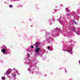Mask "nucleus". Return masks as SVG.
<instances>
[{"label":"nucleus","instance_id":"f257e3e1","mask_svg":"<svg viewBox=\"0 0 80 80\" xmlns=\"http://www.w3.org/2000/svg\"><path fill=\"white\" fill-rule=\"evenodd\" d=\"M40 50V48H37L36 49L35 52L36 53H38Z\"/></svg>","mask_w":80,"mask_h":80},{"label":"nucleus","instance_id":"f03ea898","mask_svg":"<svg viewBox=\"0 0 80 80\" xmlns=\"http://www.w3.org/2000/svg\"><path fill=\"white\" fill-rule=\"evenodd\" d=\"M10 73V71H9V70H8L7 71H6V73L4 74H7V75H8Z\"/></svg>","mask_w":80,"mask_h":80},{"label":"nucleus","instance_id":"7ed1b4c3","mask_svg":"<svg viewBox=\"0 0 80 80\" xmlns=\"http://www.w3.org/2000/svg\"><path fill=\"white\" fill-rule=\"evenodd\" d=\"M1 52H2L3 53H4L6 52V50H5V49L3 48L2 50H1Z\"/></svg>","mask_w":80,"mask_h":80},{"label":"nucleus","instance_id":"20e7f679","mask_svg":"<svg viewBox=\"0 0 80 80\" xmlns=\"http://www.w3.org/2000/svg\"><path fill=\"white\" fill-rule=\"evenodd\" d=\"M2 80H5V77H2Z\"/></svg>","mask_w":80,"mask_h":80},{"label":"nucleus","instance_id":"39448f33","mask_svg":"<svg viewBox=\"0 0 80 80\" xmlns=\"http://www.w3.org/2000/svg\"><path fill=\"white\" fill-rule=\"evenodd\" d=\"M36 45H40V43L39 42H37L35 43Z\"/></svg>","mask_w":80,"mask_h":80},{"label":"nucleus","instance_id":"423d86ee","mask_svg":"<svg viewBox=\"0 0 80 80\" xmlns=\"http://www.w3.org/2000/svg\"><path fill=\"white\" fill-rule=\"evenodd\" d=\"M38 45H36V48H38Z\"/></svg>","mask_w":80,"mask_h":80},{"label":"nucleus","instance_id":"0eeeda50","mask_svg":"<svg viewBox=\"0 0 80 80\" xmlns=\"http://www.w3.org/2000/svg\"><path fill=\"white\" fill-rule=\"evenodd\" d=\"M9 7H10V8H12L13 7V5H10V6H9Z\"/></svg>","mask_w":80,"mask_h":80},{"label":"nucleus","instance_id":"6e6552de","mask_svg":"<svg viewBox=\"0 0 80 80\" xmlns=\"http://www.w3.org/2000/svg\"><path fill=\"white\" fill-rule=\"evenodd\" d=\"M66 11H69V9L68 8H66Z\"/></svg>","mask_w":80,"mask_h":80},{"label":"nucleus","instance_id":"1a4fd4ad","mask_svg":"<svg viewBox=\"0 0 80 80\" xmlns=\"http://www.w3.org/2000/svg\"><path fill=\"white\" fill-rule=\"evenodd\" d=\"M72 30H73V32H74V31H75V28H73Z\"/></svg>","mask_w":80,"mask_h":80},{"label":"nucleus","instance_id":"9d476101","mask_svg":"<svg viewBox=\"0 0 80 80\" xmlns=\"http://www.w3.org/2000/svg\"><path fill=\"white\" fill-rule=\"evenodd\" d=\"M8 70H9V71H10V72L11 70H12V69H11L10 68H9V69Z\"/></svg>","mask_w":80,"mask_h":80},{"label":"nucleus","instance_id":"9b49d317","mask_svg":"<svg viewBox=\"0 0 80 80\" xmlns=\"http://www.w3.org/2000/svg\"><path fill=\"white\" fill-rule=\"evenodd\" d=\"M12 76H13V77H16V74L12 75Z\"/></svg>","mask_w":80,"mask_h":80},{"label":"nucleus","instance_id":"f8f14e48","mask_svg":"<svg viewBox=\"0 0 80 80\" xmlns=\"http://www.w3.org/2000/svg\"><path fill=\"white\" fill-rule=\"evenodd\" d=\"M31 47L32 48H33V46H31Z\"/></svg>","mask_w":80,"mask_h":80},{"label":"nucleus","instance_id":"ddd939ff","mask_svg":"<svg viewBox=\"0 0 80 80\" xmlns=\"http://www.w3.org/2000/svg\"><path fill=\"white\" fill-rule=\"evenodd\" d=\"M48 49H50V47H48Z\"/></svg>","mask_w":80,"mask_h":80},{"label":"nucleus","instance_id":"4468645a","mask_svg":"<svg viewBox=\"0 0 80 80\" xmlns=\"http://www.w3.org/2000/svg\"><path fill=\"white\" fill-rule=\"evenodd\" d=\"M75 24H77V22H75Z\"/></svg>","mask_w":80,"mask_h":80},{"label":"nucleus","instance_id":"2eb2a0df","mask_svg":"<svg viewBox=\"0 0 80 80\" xmlns=\"http://www.w3.org/2000/svg\"><path fill=\"white\" fill-rule=\"evenodd\" d=\"M74 22H75V20H74Z\"/></svg>","mask_w":80,"mask_h":80},{"label":"nucleus","instance_id":"dca6fc26","mask_svg":"<svg viewBox=\"0 0 80 80\" xmlns=\"http://www.w3.org/2000/svg\"><path fill=\"white\" fill-rule=\"evenodd\" d=\"M68 15V16L69 15V14H68V15Z\"/></svg>","mask_w":80,"mask_h":80},{"label":"nucleus","instance_id":"f3484780","mask_svg":"<svg viewBox=\"0 0 80 80\" xmlns=\"http://www.w3.org/2000/svg\"><path fill=\"white\" fill-rule=\"evenodd\" d=\"M28 56H30V55L28 54Z\"/></svg>","mask_w":80,"mask_h":80},{"label":"nucleus","instance_id":"a211bd4d","mask_svg":"<svg viewBox=\"0 0 80 80\" xmlns=\"http://www.w3.org/2000/svg\"><path fill=\"white\" fill-rule=\"evenodd\" d=\"M33 27L32 26H31V27Z\"/></svg>","mask_w":80,"mask_h":80}]
</instances>
